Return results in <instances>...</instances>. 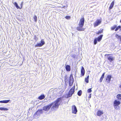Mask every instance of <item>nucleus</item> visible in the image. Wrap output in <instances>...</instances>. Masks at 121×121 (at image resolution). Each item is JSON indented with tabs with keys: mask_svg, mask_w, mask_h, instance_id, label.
Wrapping results in <instances>:
<instances>
[{
	"mask_svg": "<svg viewBox=\"0 0 121 121\" xmlns=\"http://www.w3.org/2000/svg\"><path fill=\"white\" fill-rule=\"evenodd\" d=\"M65 69L67 71H70L71 70L70 66L69 65H65Z\"/></svg>",
	"mask_w": 121,
	"mask_h": 121,
	"instance_id": "nucleus-13",
	"label": "nucleus"
},
{
	"mask_svg": "<svg viewBox=\"0 0 121 121\" xmlns=\"http://www.w3.org/2000/svg\"><path fill=\"white\" fill-rule=\"evenodd\" d=\"M29 111H30V110H29L28 111V113H27V115H28V113H29Z\"/></svg>",
	"mask_w": 121,
	"mask_h": 121,
	"instance_id": "nucleus-43",
	"label": "nucleus"
},
{
	"mask_svg": "<svg viewBox=\"0 0 121 121\" xmlns=\"http://www.w3.org/2000/svg\"><path fill=\"white\" fill-rule=\"evenodd\" d=\"M89 75H88L87 77L86 78H88V79H89Z\"/></svg>",
	"mask_w": 121,
	"mask_h": 121,
	"instance_id": "nucleus-40",
	"label": "nucleus"
},
{
	"mask_svg": "<svg viewBox=\"0 0 121 121\" xmlns=\"http://www.w3.org/2000/svg\"><path fill=\"white\" fill-rule=\"evenodd\" d=\"M10 101V100H4L0 101V103H7L9 102Z\"/></svg>",
	"mask_w": 121,
	"mask_h": 121,
	"instance_id": "nucleus-16",
	"label": "nucleus"
},
{
	"mask_svg": "<svg viewBox=\"0 0 121 121\" xmlns=\"http://www.w3.org/2000/svg\"><path fill=\"white\" fill-rule=\"evenodd\" d=\"M74 59H75L76 56V55L75 54H72L71 56Z\"/></svg>",
	"mask_w": 121,
	"mask_h": 121,
	"instance_id": "nucleus-32",
	"label": "nucleus"
},
{
	"mask_svg": "<svg viewBox=\"0 0 121 121\" xmlns=\"http://www.w3.org/2000/svg\"><path fill=\"white\" fill-rule=\"evenodd\" d=\"M79 26L77 28V29L79 31H83L84 30V28H82V27L83 26Z\"/></svg>",
	"mask_w": 121,
	"mask_h": 121,
	"instance_id": "nucleus-12",
	"label": "nucleus"
},
{
	"mask_svg": "<svg viewBox=\"0 0 121 121\" xmlns=\"http://www.w3.org/2000/svg\"><path fill=\"white\" fill-rule=\"evenodd\" d=\"M0 110H1L7 111L8 110V109L6 108L1 107L0 108Z\"/></svg>",
	"mask_w": 121,
	"mask_h": 121,
	"instance_id": "nucleus-25",
	"label": "nucleus"
},
{
	"mask_svg": "<svg viewBox=\"0 0 121 121\" xmlns=\"http://www.w3.org/2000/svg\"><path fill=\"white\" fill-rule=\"evenodd\" d=\"M75 88V85L71 89L69 92L68 94L65 95V97L67 98H68L72 96L74 92Z\"/></svg>",
	"mask_w": 121,
	"mask_h": 121,
	"instance_id": "nucleus-2",
	"label": "nucleus"
},
{
	"mask_svg": "<svg viewBox=\"0 0 121 121\" xmlns=\"http://www.w3.org/2000/svg\"><path fill=\"white\" fill-rule=\"evenodd\" d=\"M117 27V25H114L113 26H112L111 28V29L112 30H114L115 29H116Z\"/></svg>",
	"mask_w": 121,
	"mask_h": 121,
	"instance_id": "nucleus-27",
	"label": "nucleus"
},
{
	"mask_svg": "<svg viewBox=\"0 0 121 121\" xmlns=\"http://www.w3.org/2000/svg\"><path fill=\"white\" fill-rule=\"evenodd\" d=\"M45 98V96L43 94L39 96V97L38 99L40 100H42L44 99Z\"/></svg>",
	"mask_w": 121,
	"mask_h": 121,
	"instance_id": "nucleus-17",
	"label": "nucleus"
},
{
	"mask_svg": "<svg viewBox=\"0 0 121 121\" xmlns=\"http://www.w3.org/2000/svg\"><path fill=\"white\" fill-rule=\"evenodd\" d=\"M120 104V102L117 100H115L113 102L114 106H118Z\"/></svg>",
	"mask_w": 121,
	"mask_h": 121,
	"instance_id": "nucleus-10",
	"label": "nucleus"
},
{
	"mask_svg": "<svg viewBox=\"0 0 121 121\" xmlns=\"http://www.w3.org/2000/svg\"><path fill=\"white\" fill-rule=\"evenodd\" d=\"M114 2L113 1L111 4L109 8V9L110 10L113 7L114 5Z\"/></svg>",
	"mask_w": 121,
	"mask_h": 121,
	"instance_id": "nucleus-20",
	"label": "nucleus"
},
{
	"mask_svg": "<svg viewBox=\"0 0 121 121\" xmlns=\"http://www.w3.org/2000/svg\"><path fill=\"white\" fill-rule=\"evenodd\" d=\"M119 29H120V30H121V26H119L117 27L116 29H115V30L116 31H117Z\"/></svg>",
	"mask_w": 121,
	"mask_h": 121,
	"instance_id": "nucleus-26",
	"label": "nucleus"
},
{
	"mask_svg": "<svg viewBox=\"0 0 121 121\" xmlns=\"http://www.w3.org/2000/svg\"><path fill=\"white\" fill-rule=\"evenodd\" d=\"M91 94H89V96L88 98H91Z\"/></svg>",
	"mask_w": 121,
	"mask_h": 121,
	"instance_id": "nucleus-39",
	"label": "nucleus"
},
{
	"mask_svg": "<svg viewBox=\"0 0 121 121\" xmlns=\"http://www.w3.org/2000/svg\"><path fill=\"white\" fill-rule=\"evenodd\" d=\"M92 91L91 88H90L88 89L87 90V92L88 93H90Z\"/></svg>",
	"mask_w": 121,
	"mask_h": 121,
	"instance_id": "nucleus-34",
	"label": "nucleus"
},
{
	"mask_svg": "<svg viewBox=\"0 0 121 121\" xmlns=\"http://www.w3.org/2000/svg\"><path fill=\"white\" fill-rule=\"evenodd\" d=\"M111 78L112 76L111 75H108L106 78V82L108 83H109Z\"/></svg>",
	"mask_w": 121,
	"mask_h": 121,
	"instance_id": "nucleus-9",
	"label": "nucleus"
},
{
	"mask_svg": "<svg viewBox=\"0 0 121 121\" xmlns=\"http://www.w3.org/2000/svg\"><path fill=\"white\" fill-rule=\"evenodd\" d=\"M84 22L85 19L83 17L81 18L80 21L79 23L78 24L79 26H83L84 24Z\"/></svg>",
	"mask_w": 121,
	"mask_h": 121,
	"instance_id": "nucleus-5",
	"label": "nucleus"
},
{
	"mask_svg": "<svg viewBox=\"0 0 121 121\" xmlns=\"http://www.w3.org/2000/svg\"><path fill=\"white\" fill-rule=\"evenodd\" d=\"M115 109H117L119 108V107L118 106H114Z\"/></svg>",
	"mask_w": 121,
	"mask_h": 121,
	"instance_id": "nucleus-38",
	"label": "nucleus"
},
{
	"mask_svg": "<svg viewBox=\"0 0 121 121\" xmlns=\"http://www.w3.org/2000/svg\"><path fill=\"white\" fill-rule=\"evenodd\" d=\"M45 42L44 39H42L41 41L39 43H37L36 45H35L36 47H41L43 46L45 44Z\"/></svg>",
	"mask_w": 121,
	"mask_h": 121,
	"instance_id": "nucleus-3",
	"label": "nucleus"
},
{
	"mask_svg": "<svg viewBox=\"0 0 121 121\" xmlns=\"http://www.w3.org/2000/svg\"><path fill=\"white\" fill-rule=\"evenodd\" d=\"M70 17L69 16H66L65 17V18L67 19H70Z\"/></svg>",
	"mask_w": 121,
	"mask_h": 121,
	"instance_id": "nucleus-35",
	"label": "nucleus"
},
{
	"mask_svg": "<svg viewBox=\"0 0 121 121\" xmlns=\"http://www.w3.org/2000/svg\"><path fill=\"white\" fill-rule=\"evenodd\" d=\"M23 2H22V3H21V7H20V9H21L22 8V5H23Z\"/></svg>",
	"mask_w": 121,
	"mask_h": 121,
	"instance_id": "nucleus-36",
	"label": "nucleus"
},
{
	"mask_svg": "<svg viewBox=\"0 0 121 121\" xmlns=\"http://www.w3.org/2000/svg\"><path fill=\"white\" fill-rule=\"evenodd\" d=\"M36 113L39 116H40L41 114L43 113V109H40L37 110L36 112Z\"/></svg>",
	"mask_w": 121,
	"mask_h": 121,
	"instance_id": "nucleus-14",
	"label": "nucleus"
},
{
	"mask_svg": "<svg viewBox=\"0 0 121 121\" xmlns=\"http://www.w3.org/2000/svg\"><path fill=\"white\" fill-rule=\"evenodd\" d=\"M101 21L99 19L97 20L94 23V27H96L99 25L101 23Z\"/></svg>",
	"mask_w": 121,
	"mask_h": 121,
	"instance_id": "nucleus-8",
	"label": "nucleus"
},
{
	"mask_svg": "<svg viewBox=\"0 0 121 121\" xmlns=\"http://www.w3.org/2000/svg\"><path fill=\"white\" fill-rule=\"evenodd\" d=\"M36 36H35V37H34V39H35V38H36Z\"/></svg>",
	"mask_w": 121,
	"mask_h": 121,
	"instance_id": "nucleus-42",
	"label": "nucleus"
},
{
	"mask_svg": "<svg viewBox=\"0 0 121 121\" xmlns=\"http://www.w3.org/2000/svg\"><path fill=\"white\" fill-rule=\"evenodd\" d=\"M82 91L81 90H80L78 92V95L79 96H80L82 94Z\"/></svg>",
	"mask_w": 121,
	"mask_h": 121,
	"instance_id": "nucleus-29",
	"label": "nucleus"
},
{
	"mask_svg": "<svg viewBox=\"0 0 121 121\" xmlns=\"http://www.w3.org/2000/svg\"><path fill=\"white\" fill-rule=\"evenodd\" d=\"M72 111L73 113L76 114L77 112L76 107L75 105H73L72 106Z\"/></svg>",
	"mask_w": 121,
	"mask_h": 121,
	"instance_id": "nucleus-7",
	"label": "nucleus"
},
{
	"mask_svg": "<svg viewBox=\"0 0 121 121\" xmlns=\"http://www.w3.org/2000/svg\"><path fill=\"white\" fill-rule=\"evenodd\" d=\"M34 19V20L36 22L37 20V17L36 15H35L33 17Z\"/></svg>",
	"mask_w": 121,
	"mask_h": 121,
	"instance_id": "nucleus-31",
	"label": "nucleus"
},
{
	"mask_svg": "<svg viewBox=\"0 0 121 121\" xmlns=\"http://www.w3.org/2000/svg\"><path fill=\"white\" fill-rule=\"evenodd\" d=\"M97 38H95L94 39V43L95 45L97 44Z\"/></svg>",
	"mask_w": 121,
	"mask_h": 121,
	"instance_id": "nucleus-28",
	"label": "nucleus"
},
{
	"mask_svg": "<svg viewBox=\"0 0 121 121\" xmlns=\"http://www.w3.org/2000/svg\"><path fill=\"white\" fill-rule=\"evenodd\" d=\"M103 32V30L102 29H100V30L98 32L96 33V34L97 35H99V34H100Z\"/></svg>",
	"mask_w": 121,
	"mask_h": 121,
	"instance_id": "nucleus-24",
	"label": "nucleus"
},
{
	"mask_svg": "<svg viewBox=\"0 0 121 121\" xmlns=\"http://www.w3.org/2000/svg\"><path fill=\"white\" fill-rule=\"evenodd\" d=\"M32 110V108H30L29 109V110H30H30Z\"/></svg>",
	"mask_w": 121,
	"mask_h": 121,
	"instance_id": "nucleus-41",
	"label": "nucleus"
},
{
	"mask_svg": "<svg viewBox=\"0 0 121 121\" xmlns=\"http://www.w3.org/2000/svg\"><path fill=\"white\" fill-rule=\"evenodd\" d=\"M115 36L117 38L120 40V42L121 43V36L120 35H119L118 34H116Z\"/></svg>",
	"mask_w": 121,
	"mask_h": 121,
	"instance_id": "nucleus-22",
	"label": "nucleus"
},
{
	"mask_svg": "<svg viewBox=\"0 0 121 121\" xmlns=\"http://www.w3.org/2000/svg\"><path fill=\"white\" fill-rule=\"evenodd\" d=\"M85 82L87 83H88L89 82V79L85 78Z\"/></svg>",
	"mask_w": 121,
	"mask_h": 121,
	"instance_id": "nucleus-33",
	"label": "nucleus"
},
{
	"mask_svg": "<svg viewBox=\"0 0 121 121\" xmlns=\"http://www.w3.org/2000/svg\"><path fill=\"white\" fill-rule=\"evenodd\" d=\"M117 98L119 99H121V94H118L117 96Z\"/></svg>",
	"mask_w": 121,
	"mask_h": 121,
	"instance_id": "nucleus-30",
	"label": "nucleus"
},
{
	"mask_svg": "<svg viewBox=\"0 0 121 121\" xmlns=\"http://www.w3.org/2000/svg\"><path fill=\"white\" fill-rule=\"evenodd\" d=\"M39 116L37 114L36 112L33 115L34 118H37L39 117Z\"/></svg>",
	"mask_w": 121,
	"mask_h": 121,
	"instance_id": "nucleus-23",
	"label": "nucleus"
},
{
	"mask_svg": "<svg viewBox=\"0 0 121 121\" xmlns=\"http://www.w3.org/2000/svg\"><path fill=\"white\" fill-rule=\"evenodd\" d=\"M103 35H101L99 36L97 38L98 41L99 42L102 39Z\"/></svg>",
	"mask_w": 121,
	"mask_h": 121,
	"instance_id": "nucleus-18",
	"label": "nucleus"
},
{
	"mask_svg": "<svg viewBox=\"0 0 121 121\" xmlns=\"http://www.w3.org/2000/svg\"><path fill=\"white\" fill-rule=\"evenodd\" d=\"M105 73H104L102 75L100 79V82H101L102 81L103 79L104 78V76Z\"/></svg>",
	"mask_w": 121,
	"mask_h": 121,
	"instance_id": "nucleus-19",
	"label": "nucleus"
},
{
	"mask_svg": "<svg viewBox=\"0 0 121 121\" xmlns=\"http://www.w3.org/2000/svg\"><path fill=\"white\" fill-rule=\"evenodd\" d=\"M13 4L17 8V9H19L20 8V7L18 6L17 3L16 2H14L13 3Z\"/></svg>",
	"mask_w": 121,
	"mask_h": 121,
	"instance_id": "nucleus-21",
	"label": "nucleus"
},
{
	"mask_svg": "<svg viewBox=\"0 0 121 121\" xmlns=\"http://www.w3.org/2000/svg\"><path fill=\"white\" fill-rule=\"evenodd\" d=\"M62 101L61 98H59L54 102L48 105L43 107V109L46 111L49 110L51 108L52 111L56 110L62 103Z\"/></svg>",
	"mask_w": 121,
	"mask_h": 121,
	"instance_id": "nucleus-1",
	"label": "nucleus"
},
{
	"mask_svg": "<svg viewBox=\"0 0 121 121\" xmlns=\"http://www.w3.org/2000/svg\"><path fill=\"white\" fill-rule=\"evenodd\" d=\"M107 55H108L107 57L108 59L110 62L114 60L115 57H113L112 55L109 54H108Z\"/></svg>",
	"mask_w": 121,
	"mask_h": 121,
	"instance_id": "nucleus-6",
	"label": "nucleus"
},
{
	"mask_svg": "<svg viewBox=\"0 0 121 121\" xmlns=\"http://www.w3.org/2000/svg\"><path fill=\"white\" fill-rule=\"evenodd\" d=\"M119 87L120 88H121V84L119 86Z\"/></svg>",
	"mask_w": 121,
	"mask_h": 121,
	"instance_id": "nucleus-44",
	"label": "nucleus"
},
{
	"mask_svg": "<svg viewBox=\"0 0 121 121\" xmlns=\"http://www.w3.org/2000/svg\"><path fill=\"white\" fill-rule=\"evenodd\" d=\"M81 75L82 76H83L85 73V70L83 66L82 67L81 70Z\"/></svg>",
	"mask_w": 121,
	"mask_h": 121,
	"instance_id": "nucleus-11",
	"label": "nucleus"
},
{
	"mask_svg": "<svg viewBox=\"0 0 121 121\" xmlns=\"http://www.w3.org/2000/svg\"><path fill=\"white\" fill-rule=\"evenodd\" d=\"M65 81H67L68 80V79L67 78V75H66L65 77Z\"/></svg>",
	"mask_w": 121,
	"mask_h": 121,
	"instance_id": "nucleus-37",
	"label": "nucleus"
},
{
	"mask_svg": "<svg viewBox=\"0 0 121 121\" xmlns=\"http://www.w3.org/2000/svg\"><path fill=\"white\" fill-rule=\"evenodd\" d=\"M74 79H73V76L72 74H71L69 78V86H71L73 82Z\"/></svg>",
	"mask_w": 121,
	"mask_h": 121,
	"instance_id": "nucleus-4",
	"label": "nucleus"
},
{
	"mask_svg": "<svg viewBox=\"0 0 121 121\" xmlns=\"http://www.w3.org/2000/svg\"><path fill=\"white\" fill-rule=\"evenodd\" d=\"M103 113H104L102 111L100 110H98V112H97V114L98 116H100L102 114H103Z\"/></svg>",
	"mask_w": 121,
	"mask_h": 121,
	"instance_id": "nucleus-15",
	"label": "nucleus"
}]
</instances>
